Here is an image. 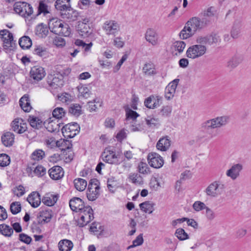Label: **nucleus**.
I'll use <instances>...</instances> for the list:
<instances>
[{
	"label": "nucleus",
	"mask_w": 251,
	"mask_h": 251,
	"mask_svg": "<svg viewBox=\"0 0 251 251\" xmlns=\"http://www.w3.org/2000/svg\"><path fill=\"white\" fill-rule=\"evenodd\" d=\"M72 147V144L71 141L68 140L60 139L58 141V147L61 151H66L71 149Z\"/></svg>",
	"instance_id": "obj_37"
},
{
	"label": "nucleus",
	"mask_w": 251,
	"mask_h": 251,
	"mask_svg": "<svg viewBox=\"0 0 251 251\" xmlns=\"http://www.w3.org/2000/svg\"><path fill=\"white\" fill-rule=\"evenodd\" d=\"M30 77L36 81L41 80L46 75L44 69L40 66H34L30 72Z\"/></svg>",
	"instance_id": "obj_17"
},
{
	"label": "nucleus",
	"mask_w": 251,
	"mask_h": 251,
	"mask_svg": "<svg viewBox=\"0 0 251 251\" xmlns=\"http://www.w3.org/2000/svg\"><path fill=\"white\" fill-rule=\"evenodd\" d=\"M0 232L6 237H10L13 233V228L6 224L0 225Z\"/></svg>",
	"instance_id": "obj_40"
},
{
	"label": "nucleus",
	"mask_w": 251,
	"mask_h": 251,
	"mask_svg": "<svg viewBox=\"0 0 251 251\" xmlns=\"http://www.w3.org/2000/svg\"><path fill=\"white\" fill-rule=\"evenodd\" d=\"M74 186L75 189L79 191H83L87 186V181L82 178H76L74 181Z\"/></svg>",
	"instance_id": "obj_34"
},
{
	"label": "nucleus",
	"mask_w": 251,
	"mask_h": 251,
	"mask_svg": "<svg viewBox=\"0 0 251 251\" xmlns=\"http://www.w3.org/2000/svg\"><path fill=\"white\" fill-rule=\"evenodd\" d=\"M21 108L25 112H29L32 109L30 100L27 95H24L19 100Z\"/></svg>",
	"instance_id": "obj_24"
},
{
	"label": "nucleus",
	"mask_w": 251,
	"mask_h": 251,
	"mask_svg": "<svg viewBox=\"0 0 251 251\" xmlns=\"http://www.w3.org/2000/svg\"><path fill=\"white\" fill-rule=\"evenodd\" d=\"M48 174L52 180H58L64 176L62 168L59 166H55L48 171Z\"/></svg>",
	"instance_id": "obj_19"
},
{
	"label": "nucleus",
	"mask_w": 251,
	"mask_h": 251,
	"mask_svg": "<svg viewBox=\"0 0 251 251\" xmlns=\"http://www.w3.org/2000/svg\"><path fill=\"white\" fill-rule=\"evenodd\" d=\"M172 112V107L171 106H164L161 109L159 114L163 117H167L170 115Z\"/></svg>",
	"instance_id": "obj_59"
},
{
	"label": "nucleus",
	"mask_w": 251,
	"mask_h": 251,
	"mask_svg": "<svg viewBox=\"0 0 251 251\" xmlns=\"http://www.w3.org/2000/svg\"><path fill=\"white\" fill-rule=\"evenodd\" d=\"M193 208L197 212H199L202 210L205 209L207 207L205 203L201 201H196L193 204Z\"/></svg>",
	"instance_id": "obj_58"
},
{
	"label": "nucleus",
	"mask_w": 251,
	"mask_h": 251,
	"mask_svg": "<svg viewBox=\"0 0 251 251\" xmlns=\"http://www.w3.org/2000/svg\"><path fill=\"white\" fill-rule=\"evenodd\" d=\"M171 146V141L168 136L161 138L156 144V148L161 151H166Z\"/></svg>",
	"instance_id": "obj_22"
},
{
	"label": "nucleus",
	"mask_w": 251,
	"mask_h": 251,
	"mask_svg": "<svg viewBox=\"0 0 251 251\" xmlns=\"http://www.w3.org/2000/svg\"><path fill=\"white\" fill-rule=\"evenodd\" d=\"M149 165L154 168H160L164 164L163 158L156 152H151L148 155Z\"/></svg>",
	"instance_id": "obj_10"
},
{
	"label": "nucleus",
	"mask_w": 251,
	"mask_h": 251,
	"mask_svg": "<svg viewBox=\"0 0 251 251\" xmlns=\"http://www.w3.org/2000/svg\"><path fill=\"white\" fill-rule=\"evenodd\" d=\"M185 46L186 44L184 42L178 41L175 42L173 44L172 48L175 51H178V53H181L183 51Z\"/></svg>",
	"instance_id": "obj_47"
},
{
	"label": "nucleus",
	"mask_w": 251,
	"mask_h": 251,
	"mask_svg": "<svg viewBox=\"0 0 251 251\" xmlns=\"http://www.w3.org/2000/svg\"><path fill=\"white\" fill-rule=\"evenodd\" d=\"M59 195L57 193L50 194L48 197V206H51L57 202Z\"/></svg>",
	"instance_id": "obj_54"
},
{
	"label": "nucleus",
	"mask_w": 251,
	"mask_h": 251,
	"mask_svg": "<svg viewBox=\"0 0 251 251\" xmlns=\"http://www.w3.org/2000/svg\"><path fill=\"white\" fill-rule=\"evenodd\" d=\"M207 51V48L204 45H194L189 47L187 50L186 56L189 58L195 59L204 55Z\"/></svg>",
	"instance_id": "obj_5"
},
{
	"label": "nucleus",
	"mask_w": 251,
	"mask_h": 251,
	"mask_svg": "<svg viewBox=\"0 0 251 251\" xmlns=\"http://www.w3.org/2000/svg\"><path fill=\"white\" fill-rule=\"evenodd\" d=\"M1 141L5 146H11L14 143V136L12 133L7 132L2 136Z\"/></svg>",
	"instance_id": "obj_29"
},
{
	"label": "nucleus",
	"mask_w": 251,
	"mask_h": 251,
	"mask_svg": "<svg viewBox=\"0 0 251 251\" xmlns=\"http://www.w3.org/2000/svg\"><path fill=\"white\" fill-rule=\"evenodd\" d=\"M14 194L17 197H21L25 194V188L22 185L14 188L13 190Z\"/></svg>",
	"instance_id": "obj_64"
},
{
	"label": "nucleus",
	"mask_w": 251,
	"mask_h": 251,
	"mask_svg": "<svg viewBox=\"0 0 251 251\" xmlns=\"http://www.w3.org/2000/svg\"><path fill=\"white\" fill-rule=\"evenodd\" d=\"M70 0H55L54 6L55 8L62 11L67 8H70Z\"/></svg>",
	"instance_id": "obj_32"
},
{
	"label": "nucleus",
	"mask_w": 251,
	"mask_h": 251,
	"mask_svg": "<svg viewBox=\"0 0 251 251\" xmlns=\"http://www.w3.org/2000/svg\"><path fill=\"white\" fill-rule=\"evenodd\" d=\"M14 10L16 13L25 17L31 15L33 12L30 5L25 2H16L14 5Z\"/></svg>",
	"instance_id": "obj_7"
},
{
	"label": "nucleus",
	"mask_w": 251,
	"mask_h": 251,
	"mask_svg": "<svg viewBox=\"0 0 251 251\" xmlns=\"http://www.w3.org/2000/svg\"><path fill=\"white\" fill-rule=\"evenodd\" d=\"M241 27V21L239 20H235L230 32L231 36L233 38L237 39L240 36Z\"/></svg>",
	"instance_id": "obj_26"
},
{
	"label": "nucleus",
	"mask_w": 251,
	"mask_h": 251,
	"mask_svg": "<svg viewBox=\"0 0 251 251\" xmlns=\"http://www.w3.org/2000/svg\"><path fill=\"white\" fill-rule=\"evenodd\" d=\"M225 186L219 181L211 183L205 189L206 195L211 198H216L221 195L224 191Z\"/></svg>",
	"instance_id": "obj_3"
},
{
	"label": "nucleus",
	"mask_w": 251,
	"mask_h": 251,
	"mask_svg": "<svg viewBox=\"0 0 251 251\" xmlns=\"http://www.w3.org/2000/svg\"><path fill=\"white\" fill-rule=\"evenodd\" d=\"M69 205L71 210L76 212L80 211L86 206L84 205V201L77 197L71 199L69 201Z\"/></svg>",
	"instance_id": "obj_16"
},
{
	"label": "nucleus",
	"mask_w": 251,
	"mask_h": 251,
	"mask_svg": "<svg viewBox=\"0 0 251 251\" xmlns=\"http://www.w3.org/2000/svg\"><path fill=\"white\" fill-rule=\"evenodd\" d=\"M126 120H128L129 119H132L135 120L137 117L139 116V114L135 111L129 109L126 112Z\"/></svg>",
	"instance_id": "obj_63"
},
{
	"label": "nucleus",
	"mask_w": 251,
	"mask_h": 251,
	"mask_svg": "<svg viewBox=\"0 0 251 251\" xmlns=\"http://www.w3.org/2000/svg\"><path fill=\"white\" fill-rule=\"evenodd\" d=\"M60 77L55 76L52 79L51 82L50 84V86L51 88L50 92L53 94L54 96L55 93L58 92L63 85V81L62 76L60 75Z\"/></svg>",
	"instance_id": "obj_18"
},
{
	"label": "nucleus",
	"mask_w": 251,
	"mask_h": 251,
	"mask_svg": "<svg viewBox=\"0 0 251 251\" xmlns=\"http://www.w3.org/2000/svg\"><path fill=\"white\" fill-rule=\"evenodd\" d=\"M208 42L209 45L217 44L221 42V38L217 34H211L208 35Z\"/></svg>",
	"instance_id": "obj_50"
},
{
	"label": "nucleus",
	"mask_w": 251,
	"mask_h": 251,
	"mask_svg": "<svg viewBox=\"0 0 251 251\" xmlns=\"http://www.w3.org/2000/svg\"><path fill=\"white\" fill-rule=\"evenodd\" d=\"M98 182L97 180H91L89 183L87 191V197L89 201H95L99 196L100 187Z\"/></svg>",
	"instance_id": "obj_9"
},
{
	"label": "nucleus",
	"mask_w": 251,
	"mask_h": 251,
	"mask_svg": "<svg viewBox=\"0 0 251 251\" xmlns=\"http://www.w3.org/2000/svg\"><path fill=\"white\" fill-rule=\"evenodd\" d=\"M175 235L180 241H183L189 238L188 234L182 228H177Z\"/></svg>",
	"instance_id": "obj_44"
},
{
	"label": "nucleus",
	"mask_w": 251,
	"mask_h": 251,
	"mask_svg": "<svg viewBox=\"0 0 251 251\" xmlns=\"http://www.w3.org/2000/svg\"><path fill=\"white\" fill-rule=\"evenodd\" d=\"M57 99L63 103L69 104L73 100V96L67 93L57 95Z\"/></svg>",
	"instance_id": "obj_42"
},
{
	"label": "nucleus",
	"mask_w": 251,
	"mask_h": 251,
	"mask_svg": "<svg viewBox=\"0 0 251 251\" xmlns=\"http://www.w3.org/2000/svg\"><path fill=\"white\" fill-rule=\"evenodd\" d=\"M27 201L33 207H37L41 203L40 195L36 192H33L29 195L27 197Z\"/></svg>",
	"instance_id": "obj_25"
},
{
	"label": "nucleus",
	"mask_w": 251,
	"mask_h": 251,
	"mask_svg": "<svg viewBox=\"0 0 251 251\" xmlns=\"http://www.w3.org/2000/svg\"><path fill=\"white\" fill-rule=\"evenodd\" d=\"M230 118L228 116L217 117L206 120L201 124V128L208 131L211 129L220 128L225 126L229 122Z\"/></svg>",
	"instance_id": "obj_2"
},
{
	"label": "nucleus",
	"mask_w": 251,
	"mask_h": 251,
	"mask_svg": "<svg viewBox=\"0 0 251 251\" xmlns=\"http://www.w3.org/2000/svg\"><path fill=\"white\" fill-rule=\"evenodd\" d=\"M34 54L42 57L47 53L46 48L40 45L37 46L34 49Z\"/></svg>",
	"instance_id": "obj_57"
},
{
	"label": "nucleus",
	"mask_w": 251,
	"mask_h": 251,
	"mask_svg": "<svg viewBox=\"0 0 251 251\" xmlns=\"http://www.w3.org/2000/svg\"><path fill=\"white\" fill-rule=\"evenodd\" d=\"M155 204L150 201H146L139 204V207L141 210L145 213L151 214L154 211V206Z\"/></svg>",
	"instance_id": "obj_30"
},
{
	"label": "nucleus",
	"mask_w": 251,
	"mask_h": 251,
	"mask_svg": "<svg viewBox=\"0 0 251 251\" xmlns=\"http://www.w3.org/2000/svg\"><path fill=\"white\" fill-rule=\"evenodd\" d=\"M0 36L3 41L5 49H9L12 47L13 37L11 33L7 30H2L0 31Z\"/></svg>",
	"instance_id": "obj_14"
},
{
	"label": "nucleus",
	"mask_w": 251,
	"mask_h": 251,
	"mask_svg": "<svg viewBox=\"0 0 251 251\" xmlns=\"http://www.w3.org/2000/svg\"><path fill=\"white\" fill-rule=\"evenodd\" d=\"M80 127L76 123H70L62 128V133L65 138H72L79 132Z\"/></svg>",
	"instance_id": "obj_8"
},
{
	"label": "nucleus",
	"mask_w": 251,
	"mask_h": 251,
	"mask_svg": "<svg viewBox=\"0 0 251 251\" xmlns=\"http://www.w3.org/2000/svg\"><path fill=\"white\" fill-rule=\"evenodd\" d=\"M147 125L151 127L158 126L159 125V120L151 117H148L146 118Z\"/></svg>",
	"instance_id": "obj_53"
},
{
	"label": "nucleus",
	"mask_w": 251,
	"mask_h": 251,
	"mask_svg": "<svg viewBox=\"0 0 251 251\" xmlns=\"http://www.w3.org/2000/svg\"><path fill=\"white\" fill-rule=\"evenodd\" d=\"M80 212V217L77 221V225L83 227L92 221L94 217L93 210L90 206H86Z\"/></svg>",
	"instance_id": "obj_4"
},
{
	"label": "nucleus",
	"mask_w": 251,
	"mask_h": 251,
	"mask_svg": "<svg viewBox=\"0 0 251 251\" xmlns=\"http://www.w3.org/2000/svg\"><path fill=\"white\" fill-rule=\"evenodd\" d=\"M47 0H40L38 6V15L44 13V14L47 13Z\"/></svg>",
	"instance_id": "obj_55"
},
{
	"label": "nucleus",
	"mask_w": 251,
	"mask_h": 251,
	"mask_svg": "<svg viewBox=\"0 0 251 251\" xmlns=\"http://www.w3.org/2000/svg\"><path fill=\"white\" fill-rule=\"evenodd\" d=\"M60 124L58 121L54 122L53 121H49L48 120V132L53 133H59L60 130Z\"/></svg>",
	"instance_id": "obj_38"
},
{
	"label": "nucleus",
	"mask_w": 251,
	"mask_h": 251,
	"mask_svg": "<svg viewBox=\"0 0 251 251\" xmlns=\"http://www.w3.org/2000/svg\"><path fill=\"white\" fill-rule=\"evenodd\" d=\"M36 34L40 37L45 38L47 35L46 25L41 24L39 25L36 29Z\"/></svg>",
	"instance_id": "obj_45"
},
{
	"label": "nucleus",
	"mask_w": 251,
	"mask_h": 251,
	"mask_svg": "<svg viewBox=\"0 0 251 251\" xmlns=\"http://www.w3.org/2000/svg\"><path fill=\"white\" fill-rule=\"evenodd\" d=\"M138 169L139 172L141 174H148L150 172V169L145 163L140 162L139 164Z\"/></svg>",
	"instance_id": "obj_60"
},
{
	"label": "nucleus",
	"mask_w": 251,
	"mask_h": 251,
	"mask_svg": "<svg viewBox=\"0 0 251 251\" xmlns=\"http://www.w3.org/2000/svg\"><path fill=\"white\" fill-rule=\"evenodd\" d=\"M101 157L103 161L106 163L115 165L120 164L118 156L116 155L115 151L112 150L108 149H105L101 154Z\"/></svg>",
	"instance_id": "obj_11"
},
{
	"label": "nucleus",
	"mask_w": 251,
	"mask_h": 251,
	"mask_svg": "<svg viewBox=\"0 0 251 251\" xmlns=\"http://www.w3.org/2000/svg\"><path fill=\"white\" fill-rule=\"evenodd\" d=\"M179 81V79H175L170 82L166 87L165 97L167 100H170L174 97Z\"/></svg>",
	"instance_id": "obj_12"
},
{
	"label": "nucleus",
	"mask_w": 251,
	"mask_h": 251,
	"mask_svg": "<svg viewBox=\"0 0 251 251\" xmlns=\"http://www.w3.org/2000/svg\"><path fill=\"white\" fill-rule=\"evenodd\" d=\"M71 32V28L67 24H64L61 26V31L59 35H62L64 36H69Z\"/></svg>",
	"instance_id": "obj_61"
},
{
	"label": "nucleus",
	"mask_w": 251,
	"mask_h": 251,
	"mask_svg": "<svg viewBox=\"0 0 251 251\" xmlns=\"http://www.w3.org/2000/svg\"><path fill=\"white\" fill-rule=\"evenodd\" d=\"M21 210V205L20 202H13L10 205V211L13 214L19 213Z\"/></svg>",
	"instance_id": "obj_52"
},
{
	"label": "nucleus",
	"mask_w": 251,
	"mask_h": 251,
	"mask_svg": "<svg viewBox=\"0 0 251 251\" xmlns=\"http://www.w3.org/2000/svg\"><path fill=\"white\" fill-rule=\"evenodd\" d=\"M242 165L240 164L233 165L230 169L226 171V175L230 177L232 179L235 180L240 175V171L242 170Z\"/></svg>",
	"instance_id": "obj_20"
},
{
	"label": "nucleus",
	"mask_w": 251,
	"mask_h": 251,
	"mask_svg": "<svg viewBox=\"0 0 251 251\" xmlns=\"http://www.w3.org/2000/svg\"><path fill=\"white\" fill-rule=\"evenodd\" d=\"M45 156V152L40 149L36 150L31 154L30 158L33 160L39 161Z\"/></svg>",
	"instance_id": "obj_43"
},
{
	"label": "nucleus",
	"mask_w": 251,
	"mask_h": 251,
	"mask_svg": "<svg viewBox=\"0 0 251 251\" xmlns=\"http://www.w3.org/2000/svg\"><path fill=\"white\" fill-rule=\"evenodd\" d=\"M146 40L151 45L154 46L157 44L158 34L156 31L152 28H149L145 33Z\"/></svg>",
	"instance_id": "obj_21"
},
{
	"label": "nucleus",
	"mask_w": 251,
	"mask_h": 251,
	"mask_svg": "<svg viewBox=\"0 0 251 251\" xmlns=\"http://www.w3.org/2000/svg\"><path fill=\"white\" fill-rule=\"evenodd\" d=\"M53 44L57 48H62L65 46L66 42L62 37L56 36L53 40Z\"/></svg>",
	"instance_id": "obj_56"
},
{
	"label": "nucleus",
	"mask_w": 251,
	"mask_h": 251,
	"mask_svg": "<svg viewBox=\"0 0 251 251\" xmlns=\"http://www.w3.org/2000/svg\"><path fill=\"white\" fill-rule=\"evenodd\" d=\"M143 72L148 75H151L156 74L154 65L151 62L146 63L143 68Z\"/></svg>",
	"instance_id": "obj_33"
},
{
	"label": "nucleus",
	"mask_w": 251,
	"mask_h": 251,
	"mask_svg": "<svg viewBox=\"0 0 251 251\" xmlns=\"http://www.w3.org/2000/svg\"><path fill=\"white\" fill-rule=\"evenodd\" d=\"M81 106L77 103L72 104L69 109V112L76 117L81 114Z\"/></svg>",
	"instance_id": "obj_41"
},
{
	"label": "nucleus",
	"mask_w": 251,
	"mask_h": 251,
	"mask_svg": "<svg viewBox=\"0 0 251 251\" xmlns=\"http://www.w3.org/2000/svg\"><path fill=\"white\" fill-rule=\"evenodd\" d=\"M74 247L73 242L68 239H63L58 243V248L60 251H71Z\"/></svg>",
	"instance_id": "obj_27"
},
{
	"label": "nucleus",
	"mask_w": 251,
	"mask_h": 251,
	"mask_svg": "<svg viewBox=\"0 0 251 251\" xmlns=\"http://www.w3.org/2000/svg\"><path fill=\"white\" fill-rule=\"evenodd\" d=\"M13 130L18 133L21 134L27 129L26 124L21 118H17L13 120L11 123Z\"/></svg>",
	"instance_id": "obj_13"
},
{
	"label": "nucleus",
	"mask_w": 251,
	"mask_h": 251,
	"mask_svg": "<svg viewBox=\"0 0 251 251\" xmlns=\"http://www.w3.org/2000/svg\"><path fill=\"white\" fill-rule=\"evenodd\" d=\"M206 25V21L204 19L201 20L198 17H192L180 32L179 37L183 40L188 39L202 29Z\"/></svg>",
	"instance_id": "obj_1"
},
{
	"label": "nucleus",
	"mask_w": 251,
	"mask_h": 251,
	"mask_svg": "<svg viewBox=\"0 0 251 251\" xmlns=\"http://www.w3.org/2000/svg\"><path fill=\"white\" fill-rule=\"evenodd\" d=\"M129 181L136 185H141L144 183L143 177L138 173H131L128 176Z\"/></svg>",
	"instance_id": "obj_28"
},
{
	"label": "nucleus",
	"mask_w": 251,
	"mask_h": 251,
	"mask_svg": "<svg viewBox=\"0 0 251 251\" xmlns=\"http://www.w3.org/2000/svg\"><path fill=\"white\" fill-rule=\"evenodd\" d=\"M78 90L79 92V95L84 98H88L91 94L90 90L85 86H79L78 87Z\"/></svg>",
	"instance_id": "obj_46"
},
{
	"label": "nucleus",
	"mask_w": 251,
	"mask_h": 251,
	"mask_svg": "<svg viewBox=\"0 0 251 251\" xmlns=\"http://www.w3.org/2000/svg\"><path fill=\"white\" fill-rule=\"evenodd\" d=\"M10 163V157L5 153H2L0 154V166L6 167L9 165Z\"/></svg>",
	"instance_id": "obj_49"
},
{
	"label": "nucleus",
	"mask_w": 251,
	"mask_h": 251,
	"mask_svg": "<svg viewBox=\"0 0 251 251\" xmlns=\"http://www.w3.org/2000/svg\"><path fill=\"white\" fill-rule=\"evenodd\" d=\"M162 103V98L158 96H154L153 98V103L150 107L154 109L159 106Z\"/></svg>",
	"instance_id": "obj_62"
},
{
	"label": "nucleus",
	"mask_w": 251,
	"mask_h": 251,
	"mask_svg": "<svg viewBox=\"0 0 251 251\" xmlns=\"http://www.w3.org/2000/svg\"><path fill=\"white\" fill-rule=\"evenodd\" d=\"M61 14L63 18L72 19V20H75L76 17L75 11H74L71 7L62 11Z\"/></svg>",
	"instance_id": "obj_35"
},
{
	"label": "nucleus",
	"mask_w": 251,
	"mask_h": 251,
	"mask_svg": "<svg viewBox=\"0 0 251 251\" xmlns=\"http://www.w3.org/2000/svg\"><path fill=\"white\" fill-rule=\"evenodd\" d=\"M63 25V22L57 18H52L48 23V28L50 31L55 34L59 35L61 31V26Z\"/></svg>",
	"instance_id": "obj_15"
},
{
	"label": "nucleus",
	"mask_w": 251,
	"mask_h": 251,
	"mask_svg": "<svg viewBox=\"0 0 251 251\" xmlns=\"http://www.w3.org/2000/svg\"><path fill=\"white\" fill-rule=\"evenodd\" d=\"M19 44L22 49L27 50L31 47L32 41L28 36H24L19 39Z\"/></svg>",
	"instance_id": "obj_31"
},
{
	"label": "nucleus",
	"mask_w": 251,
	"mask_h": 251,
	"mask_svg": "<svg viewBox=\"0 0 251 251\" xmlns=\"http://www.w3.org/2000/svg\"><path fill=\"white\" fill-rule=\"evenodd\" d=\"M79 35L83 37H87L92 33L89 25L84 22H79L77 26Z\"/></svg>",
	"instance_id": "obj_23"
},
{
	"label": "nucleus",
	"mask_w": 251,
	"mask_h": 251,
	"mask_svg": "<svg viewBox=\"0 0 251 251\" xmlns=\"http://www.w3.org/2000/svg\"><path fill=\"white\" fill-rule=\"evenodd\" d=\"M28 122L30 126L34 128L39 129L42 126L43 122L39 118L30 116Z\"/></svg>",
	"instance_id": "obj_39"
},
{
	"label": "nucleus",
	"mask_w": 251,
	"mask_h": 251,
	"mask_svg": "<svg viewBox=\"0 0 251 251\" xmlns=\"http://www.w3.org/2000/svg\"><path fill=\"white\" fill-rule=\"evenodd\" d=\"M102 28L106 35L116 36L120 30V24L115 20H107L103 23Z\"/></svg>",
	"instance_id": "obj_6"
},
{
	"label": "nucleus",
	"mask_w": 251,
	"mask_h": 251,
	"mask_svg": "<svg viewBox=\"0 0 251 251\" xmlns=\"http://www.w3.org/2000/svg\"><path fill=\"white\" fill-rule=\"evenodd\" d=\"M242 59L239 55H234L227 62V67L230 69L236 68L241 63Z\"/></svg>",
	"instance_id": "obj_36"
},
{
	"label": "nucleus",
	"mask_w": 251,
	"mask_h": 251,
	"mask_svg": "<svg viewBox=\"0 0 251 251\" xmlns=\"http://www.w3.org/2000/svg\"><path fill=\"white\" fill-rule=\"evenodd\" d=\"M28 169H30L31 171L33 170L34 173L38 176H42L45 174L46 169L45 168L43 167L42 166L38 165L36 168H32L31 167H28Z\"/></svg>",
	"instance_id": "obj_51"
},
{
	"label": "nucleus",
	"mask_w": 251,
	"mask_h": 251,
	"mask_svg": "<svg viewBox=\"0 0 251 251\" xmlns=\"http://www.w3.org/2000/svg\"><path fill=\"white\" fill-rule=\"evenodd\" d=\"M66 112L62 107H56L52 111V115L53 117L57 119H61L65 116Z\"/></svg>",
	"instance_id": "obj_48"
}]
</instances>
